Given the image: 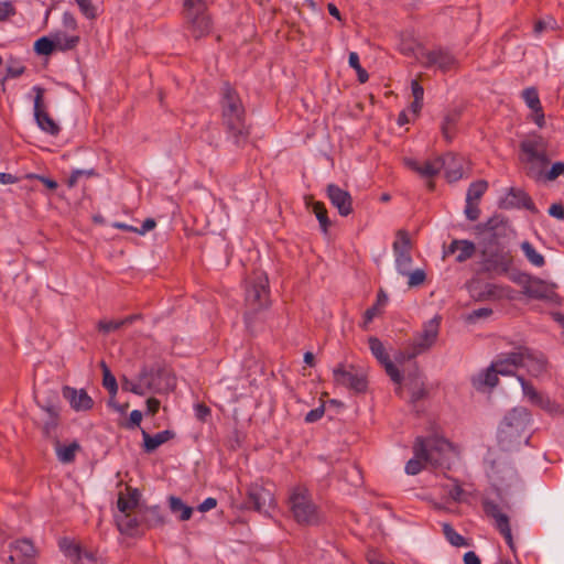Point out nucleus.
Masks as SVG:
<instances>
[{"instance_id": "a878e982", "label": "nucleus", "mask_w": 564, "mask_h": 564, "mask_svg": "<svg viewBox=\"0 0 564 564\" xmlns=\"http://www.w3.org/2000/svg\"><path fill=\"white\" fill-rule=\"evenodd\" d=\"M478 228L488 235L490 242L506 235L507 223L500 215L490 217L485 224L478 226Z\"/></svg>"}, {"instance_id": "c85d7f7f", "label": "nucleus", "mask_w": 564, "mask_h": 564, "mask_svg": "<svg viewBox=\"0 0 564 564\" xmlns=\"http://www.w3.org/2000/svg\"><path fill=\"white\" fill-rule=\"evenodd\" d=\"M522 293L531 299L545 300L550 299L552 294V285L544 280L533 276L525 291Z\"/></svg>"}, {"instance_id": "f704fd0d", "label": "nucleus", "mask_w": 564, "mask_h": 564, "mask_svg": "<svg viewBox=\"0 0 564 564\" xmlns=\"http://www.w3.org/2000/svg\"><path fill=\"white\" fill-rule=\"evenodd\" d=\"M169 507L172 513L177 514L181 521H187L193 514V508L186 506L178 497L171 496L169 498Z\"/></svg>"}, {"instance_id": "338daca9", "label": "nucleus", "mask_w": 564, "mask_h": 564, "mask_svg": "<svg viewBox=\"0 0 564 564\" xmlns=\"http://www.w3.org/2000/svg\"><path fill=\"white\" fill-rule=\"evenodd\" d=\"M561 174H564V163L563 162H555L551 170L544 174V178L547 181H554L556 180Z\"/></svg>"}, {"instance_id": "79ce46f5", "label": "nucleus", "mask_w": 564, "mask_h": 564, "mask_svg": "<svg viewBox=\"0 0 564 564\" xmlns=\"http://www.w3.org/2000/svg\"><path fill=\"white\" fill-rule=\"evenodd\" d=\"M443 533L446 538V540L454 546H468V541L457 533L454 528L449 523H443Z\"/></svg>"}, {"instance_id": "a19ab883", "label": "nucleus", "mask_w": 564, "mask_h": 564, "mask_svg": "<svg viewBox=\"0 0 564 564\" xmlns=\"http://www.w3.org/2000/svg\"><path fill=\"white\" fill-rule=\"evenodd\" d=\"M488 188V183L484 180L471 183L467 189L466 200L477 203Z\"/></svg>"}, {"instance_id": "f8f14e48", "label": "nucleus", "mask_w": 564, "mask_h": 564, "mask_svg": "<svg viewBox=\"0 0 564 564\" xmlns=\"http://www.w3.org/2000/svg\"><path fill=\"white\" fill-rule=\"evenodd\" d=\"M33 90L35 91L34 118L39 128L51 135H57L61 129L46 110V106L44 105L43 100L45 91L44 88L35 86Z\"/></svg>"}, {"instance_id": "393cba45", "label": "nucleus", "mask_w": 564, "mask_h": 564, "mask_svg": "<svg viewBox=\"0 0 564 564\" xmlns=\"http://www.w3.org/2000/svg\"><path fill=\"white\" fill-rule=\"evenodd\" d=\"M458 252L456 256V261L462 263L473 258L476 252V246L470 240H453L447 249L444 251V257L454 254Z\"/></svg>"}, {"instance_id": "052dcab7", "label": "nucleus", "mask_w": 564, "mask_h": 564, "mask_svg": "<svg viewBox=\"0 0 564 564\" xmlns=\"http://www.w3.org/2000/svg\"><path fill=\"white\" fill-rule=\"evenodd\" d=\"M78 4V8L80 12L87 18V19H95L96 18V8L93 4L91 0H75Z\"/></svg>"}, {"instance_id": "3c124183", "label": "nucleus", "mask_w": 564, "mask_h": 564, "mask_svg": "<svg viewBox=\"0 0 564 564\" xmlns=\"http://www.w3.org/2000/svg\"><path fill=\"white\" fill-rule=\"evenodd\" d=\"M425 465H429V463L425 462V457L414 454V457L411 458L405 465V473L408 475H417L425 467Z\"/></svg>"}, {"instance_id": "72a5a7b5", "label": "nucleus", "mask_w": 564, "mask_h": 564, "mask_svg": "<svg viewBox=\"0 0 564 564\" xmlns=\"http://www.w3.org/2000/svg\"><path fill=\"white\" fill-rule=\"evenodd\" d=\"M36 404L45 412L46 416H56L61 412L58 393L51 391L46 398L35 397Z\"/></svg>"}, {"instance_id": "774afa93", "label": "nucleus", "mask_w": 564, "mask_h": 564, "mask_svg": "<svg viewBox=\"0 0 564 564\" xmlns=\"http://www.w3.org/2000/svg\"><path fill=\"white\" fill-rule=\"evenodd\" d=\"M492 314V310L489 308V307H481V308H477V310H474L469 315H468V321L469 322H476L480 318H487L489 317L490 315Z\"/></svg>"}, {"instance_id": "9b49d317", "label": "nucleus", "mask_w": 564, "mask_h": 564, "mask_svg": "<svg viewBox=\"0 0 564 564\" xmlns=\"http://www.w3.org/2000/svg\"><path fill=\"white\" fill-rule=\"evenodd\" d=\"M482 508L487 517L491 518L495 521V528L499 531V533L506 540L508 546L514 551V542L512 538V532L510 528V520L508 514H506L498 503L492 500H485L482 502Z\"/></svg>"}, {"instance_id": "2eb2a0df", "label": "nucleus", "mask_w": 564, "mask_h": 564, "mask_svg": "<svg viewBox=\"0 0 564 564\" xmlns=\"http://www.w3.org/2000/svg\"><path fill=\"white\" fill-rule=\"evenodd\" d=\"M274 503V497L272 492L259 484H252L248 487L247 498L245 500V507L252 509L258 512H268Z\"/></svg>"}, {"instance_id": "e2e57ef3", "label": "nucleus", "mask_w": 564, "mask_h": 564, "mask_svg": "<svg viewBox=\"0 0 564 564\" xmlns=\"http://www.w3.org/2000/svg\"><path fill=\"white\" fill-rule=\"evenodd\" d=\"M346 474V480L350 482L352 486L358 487L362 484V476L357 466L350 465Z\"/></svg>"}, {"instance_id": "39448f33", "label": "nucleus", "mask_w": 564, "mask_h": 564, "mask_svg": "<svg viewBox=\"0 0 564 564\" xmlns=\"http://www.w3.org/2000/svg\"><path fill=\"white\" fill-rule=\"evenodd\" d=\"M183 18L184 28L194 40L212 33L213 20L205 0H183Z\"/></svg>"}, {"instance_id": "423d86ee", "label": "nucleus", "mask_w": 564, "mask_h": 564, "mask_svg": "<svg viewBox=\"0 0 564 564\" xmlns=\"http://www.w3.org/2000/svg\"><path fill=\"white\" fill-rule=\"evenodd\" d=\"M289 505L295 521L303 525H315L321 521L318 508L312 500L308 489L296 486L289 497Z\"/></svg>"}, {"instance_id": "bb28decb", "label": "nucleus", "mask_w": 564, "mask_h": 564, "mask_svg": "<svg viewBox=\"0 0 564 564\" xmlns=\"http://www.w3.org/2000/svg\"><path fill=\"white\" fill-rule=\"evenodd\" d=\"M444 164L443 156H437L432 161H426L423 165H420L413 160L408 161L409 167L424 177L436 176L443 170Z\"/></svg>"}, {"instance_id": "4468645a", "label": "nucleus", "mask_w": 564, "mask_h": 564, "mask_svg": "<svg viewBox=\"0 0 564 564\" xmlns=\"http://www.w3.org/2000/svg\"><path fill=\"white\" fill-rule=\"evenodd\" d=\"M412 243L409 234L405 230L397 232V239L393 242V252L395 257V267L400 274H408L412 264L411 256Z\"/></svg>"}, {"instance_id": "58836bf2", "label": "nucleus", "mask_w": 564, "mask_h": 564, "mask_svg": "<svg viewBox=\"0 0 564 564\" xmlns=\"http://www.w3.org/2000/svg\"><path fill=\"white\" fill-rule=\"evenodd\" d=\"M80 446L77 442H73L69 445L62 446L56 441V455L59 462L68 464L74 462L76 452L79 451Z\"/></svg>"}, {"instance_id": "7ed1b4c3", "label": "nucleus", "mask_w": 564, "mask_h": 564, "mask_svg": "<svg viewBox=\"0 0 564 564\" xmlns=\"http://www.w3.org/2000/svg\"><path fill=\"white\" fill-rule=\"evenodd\" d=\"M413 452L417 456H424L425 462L434 468L449 469L453 458L456 456L452 443L443 437H417Z\"/></svg>"}, {"instance_id": "49530a36", "label": "nucleus", "mask_w": 564, "mask_h": 564, "mask_svg": "<svg viewBox=\"0 0 564 564\" xmlns=\"http://www.w3.org/2000/svg\"><path fill=\"white\" fill-rule=\"evenodd\" d=\"M522 97L530 109H532L533 111L541 110L542 106L540 102L539 94L534 87L525 88L522 91Z\"/></svg>"}, {"instance_id": "412c9836", "label": "nucleus", "mask_w": 564, "mask_h": 564, "mask_svg": "<svg viewBox=\"0 0 564 564\" xmlns=\"http://www.w3.org/2000/svg\"><path fill=\"white\" fill-rule=\"evenodd\" d=\"M501 207L503 208H524L532 213H536L538 209L531 199V197L520 188L511 187L507 196L502 199Z\"/></svg>"}, {"instance_id": "aec40b11", "label": "nucleus", "mask_w": 564, "mask_h": 564, "mask_svg": "<svg viewBox=\"0 0 564 564\" xmlns=\"http://www.w3.org/2000/svg\"><path fill=\"white\" fill-rule=\"evenodd\" d=\"M519 356V347L513 351L500 354L491 362V369L496 370V372H499L501 376L514 375L521 364Z\"/></svg>"}, {"instance_id": "f03ea898", "label": "nucleus", "mask_w": 564, "mask_h": 564, "mask_svg": "<svg viewBox=\"0 0 564 564\" xmlns=\"http://www.w3.org/2000/svg\"><path fill=\"white\" fill-rule=\"evenodd\" d=\"M531 414L524 406L513 408L505 416L498 430V445L505 452L518 449L521 444L528 443V425Z\"/></svg>"}, {"instance_id": "8fccbe9b", "label": "nucleus", "mask_w": 564, "mask_h": 564, "mask_svg": "<svg viewBox=\"0 0 564 564\" xmlns=\"http://www.w3.org/2000/svg\"><path fill=\"white\" fill-rule=\"evenodd\" d=\"M535 405L552 415L561 414L563 412L558 403L552 401L549 397H545L544 394L541 395Z\"/></svg>"}, {"instance_id": "4c0bfd02", "label": "nucleus", "mask_w": 564, "mask_h": 564, "mask_svg": "<svg viewBox=\"0 0 564 564\" xmlns=\"http://www.w3.org/2000/svg\"><path fill=\"white\" fill-rule=\"evenodd\" d=\"M102 386L108 390L110 394L109 404H113V399L118 392V383L116 377L111 373L108 366L102 361Z\"/></svg>"}, {"instance_id": "de8ad7c7", "label": "nucleus", "mask_w": 564, "mask_h": 564, "mask_svg": "<svg viewBox=\"0 0 564 564\" xmlns=\"http://www.w3.org/2000/svg\"><path fill=\"white\" fill-rule=\"evenodd\" d=\"M368 343L372 355L378 359L379 362H382L389 358V355L387 354L386 348L379 338L370 337Z\"/></svg>"}, {"instance_id": "c03bdc74", "label": "nucleus", "mask_w": 564, "mask_h": 564, "mask_svg": "<svg viewBox=\"0 0 564 564\" xmlns=\"http://www.w3.org/2000/svg\"><path fill=\"white\" fill-rule=\"evenodd\" d=\"M59 547L63 551V553L74 563L78 560L83 552V549L78 544L74 543L73 541L66 538L59 541Z\"/></svg>"}, {"instance_id": "69168bd1", "label": "nucleus", "mask_w": 564, "mask_h": 564, "mask_svg": "<svg viewBox=\"0 0 564 564\" xmlns=\"http://www.w3.org/2000/svg\"><path fill=\"white\" fill-rule=\"evenodd\" d=\"M123 326H124V323L122 319L109 321V322L101 321L98 324L99 329L104 333H110V332L117 330Z\"/></svg>"}, {"instance_id": "13d9d810", "label": "nucleus", "mask_w": 564, "mask_h": 564, "mask_svg": "<svg viewBox=\"0 0 564 564\" xmlns=\"http://www.w3.org/2000/svg\"><path fill=\"white\" fill-rule=\"evenodd\" d=\"M387 372V375L390 377V379L394 382L400 384L402 381V376L399 371V369L395 367V365L390 360V357L382 362H380Z\"/></svg>"}, {"instance_id": "6e6552de", "label": "nucleus", "mask_w": 564, "mask_h": 564, "mask_svg": "<svg viewBox=\"0 0 564 564\" xmlns=\"http://www.w3.org/2000/svg\"><path fill=\"white\" fill-rule=\"evenodd\" d=\"M333 379L336 384L343 386L355 393H362L368 388L366 371L354 365H338L333 370Z\"/></svg>"}, {"instance_id": "5fc2aeb1", "label": "nucleus", "mask_w": 564, "mask_h": 564, "mask_svg": "<svg viewBox=\"0 0 564 564\" xmlns=\"http://www.w3.org/2000/svg\"><path fill=\"white\" fill-rule=\"evenodd\" d=\"M426 395L424 382L419 378H414L411 386V402H417Z\"/></svg>"}, {"instance_id": "bf43d9fd", "label": "nucleus", "mask_w": 564, "mask_h": 564, "mask_svg": "<svg viewBox=\"0 0 564 564\" xmlns=\"http://www.w3.org/2000/svg\"><path fill=\"white\" fill-rule=\"evenodd\" d=\"M121 388L123 391H129L137 395L145 394V390L142 388V383H139V381L135 383L128 379L126 376L121 378Z\"/></svg>"}, {"instance_id": "7c9ffc66", "label": "nucleus", "mask_w": 564, "mask_h": 564, "mask_svg": "<svg viewBox=\"0 0 564 564\" xmlns=\"http://www.w3.org/2000/svg\"><path fill=\"white\" fill-rule=\"evenodd\" d=\"M460 119V110L454 109L448 111L443 119L441 124V131L446 142H452L456 134V126Z\"/></svg>"}, {"instance_id": "a211bd4d", "label": "nucleus", "mask_w": 564, "mask_h": 564, "mask_svg": "<svg viewBox=\"0 0 564 564\" xmlns=\"http://www.w3.org/2000/svg\"><path fill=\"white\" fill-rule=\"evenodd\" d=\"M167 376V371L160 366L147 367L144 366L138 375L139 383H142V388L148 391L159 392L160 380Z\"/></svg>"}, {"instance_id": "a18cd8bd", "label": "nucleus", "mask_w": 564, "mask_h": 564, "mask_svg": "<svg viewBox=\"0 0 564 564\" xmlns=\"http://www.w3.org/2000/svg\"><path fill=\"white\" fill-rule=\"evenodd\" d=\"M34 51L39 55H51L55 51L52 34L37 39L34 43Z\"/></svg>"}, {"instance_id": "f3484780", "label": "nucleus", "mask_w": 564, "mask_h": 564, "mask_svg": "<svg viewBox=\"0 0 564 564\" xmlns=\"http://www.w3.org/2000/svg\"><path fill=\"white\" fill-rule=\"evenodd\" d=\"M326 193L332 205L337 208L340 216L347 217L352 213V198L347 191L336 184H328Z\"/></svg>"}, {"instance_id": "ea45409f", "label": "nucleus", "mask_w": 564, "mask_h": 564, "mask_svg": "<svg viewBox=\"0 0 564 564\" xmlns=\"http://www.w3.org/2000/svg\"><path fill=\"white\" fill-rule=\"evenodd\" d=\"M521 250L532 265L541 268L545 264L544 257L538 252L529 241H523L521 243Z\"/></svg>"}, {"instance_id": "cd10ccee", "label": "nucleus", "mask_w": 564, "mask_h": 564, "mask_svg": "<svg viewBox=\"0 0 564 564\" xmlns=\"http://www.w3.org/2000/svg\"><path fill=\"white\" fill-rule=\"evenodd\" d=\"M141 494L137 488L130 486L126 487V492H120L118 496L117 507L119 513L131 512L139 506Z\"/></svg>"}, {"instance_id": "864d4df0", "label": "nucleus", "mask_w": 564, "mask_h": 564, "mask_svg": "<svg viewBox=\"0 0 564 564\" xmlns=\"http://www.w3.org/2000/svg\"><path fill=\"white\" fill-rule=\"evenodd\" d=\"M59 425V414L56 416L51 415L46 416L43 426H42V433L46 438H51L54 436V432L56 431L57 426Z\"/></svg>"}, {"instance_id": "5701e85b", "label": "nucleus", "mask_w": 564, "mask_h": 564, "mask_svg": "<svg viewBox=\"0 0 564 564\" xmlns=\"http://www.w3.org/2000/svg\"><path fill=\"white\" fill-rule=\"evenodd\" d=\"M441 316L436 315L423 325L422 332L414 338L417 346L430 349L436 341L440 333Z\"/></svg>"}, {"instance_id": "473e14b6", "label": "nucleus", "mask_w": 564, "mask_h": 564, "mask_svg": "<svg viewBox=\"0 0 564 564\" xmlns=\"http://www.w3.org/2000/svg\"><path fill=\"white\" fill-rule=\"evenodd\" d=\"M139 513L142 517V523L147 529L156 528L164 524V517L160 507L153 506L144 509L139 508Z\"/></svg>"}, {"instance_id": "4d7b16f0", "label": "nucleus", "mask_w": 564, "mask_h": 564, "mask_svg": "<svg viewBox=\"0 0 564 564\" xmlns=\"http://www.w3.org/2000/svg\"><path fill=\"white\" fill-rule=\"evenodd\" d=\"M406 275L409 276L408 285L410 288L422 285L426 280V273L423 269H416L412 272L409 269Z\"/></svg>"}, {"instance_id": "0e129e2a", "label": "nucleus", "mask_w": 564, "mask_h": 564, "mask_svg": "<svg viewBox=\"0 0 564 564\" xmlns=\"http://www.w3.org/2000/svg\"><path fill=\"white\" fill-rule=\"evenodd\" d=\"M465 215L467 219L475 221L479 218L480 209L478 203L466 200Z\"/></svg>"}, {"instance_id": "c756f323", "label": "nucleus", "mask_w": 564, "mask_h": 564, "mask_svg": "<svg viewBox=\"0 0 564 564\" xmlns=\"http://www.w3.org/2000/svg\"><path fill=\"white\" fill-rule=\"evenodd\" d=\"M143 448L145 453L154 452L160 445L175 437V433L171 430H165L150 435L148 432L142 430Z\"/></svg>"}, {"instance_id": "37998d69", "label": "nucleus", "mask_w": 564, "mask_h": 564, "mask_svg": "<svg viewBox=\"0 0 564 564\" xmlns=\"http://www.w3.org/2000/svg\"><path fill=\"white\" fill-rule=\"evenodd\" d=\"M312 210L315 214L323 232H327L330 226V221L327 216V209L322 202H313Z\"/></svg>"}, {"instance_id": "e433bc0d", "label": "nucleus", "mask_w": 564, "mask_h": 564, "mask_svg": "<svg viewBox=\"0 0 564 564\" xmlns=\"http://www.w3.org/2000/svg\"><path fill=\"white\" fill-rule=\"evenodd\" d=\"M498 375L499 372L492 370L490 365L484 373H480L477 378L473 380V384L478 390L484 387L494 388L498 384Z\"/></svg>"}, {"instance_id": "2f4dec72", "label": "nucleus", "mask_w": 564, "mask_h": 564, "mask_svg": "<svg viewBox=\"0 0 564 564\" xmlns=\"http://www.w3.org/2000/svg\"><path fill=\"white\" fill-rule=\"evenodd\" d=\"M55 51L66 52L74 50L80 37L78 34H67L64 31H56L52 33Z\"/></svg>"}, {"instance_id": "9d476101", "label": "nucleus", "mask_w": 564, "mask_h": 564, "mask_svg": "<svg viewBox=\"0 0 564 564\" xmlns=\"http://www.w3.org/2000/svg\"><path fill=\"white\" fill-rule=\"evenodd\" d=\"M424 61L422 62L424 67H436L443 73H447L459 67L458 59L444 47H435L431 51L422 53Z\"/></svg>"}, {"instance_id": "6ab92c4d", "label": "nucleus", "mask_w": 564, "mask_h": 564, "mask_svg": "<svg viewBox=\"0 0 564 564\" xmlns=\"http://www.w3.org/2000/svg\"><path fill=\"white\" fill-rule=\"evenodd\" d=\"M444 160V170H445V177L448 182H457L460 180L465 173L466 170H468V163L466 160L457 154L454 153H446L443 155Z\"/></svg>"}, {"instance_id": "6e6d98bb", "label": "nucleus", "mask_w": 564, "mask_h": 564, "mask_svg": "<svg viewBox=\"0 0 564 564\" xmlns=\"http://www.w3.org/2000/svg\"><path fill=\"white\" fill-rule=\"evenodd\" d=\"M557 23L556 20L552 17H547L545 19L538 20L534 24V33L540 35L542 32L547 30H556Z\"/></svg>"}, {"instance_id": "680f3d73", "label": "nucleus", "mask_w": 564, "mask_h": 564, "mask_svg": "<svg viewBox=\"0 0 564 564\" xmlns=\"http://www.w3.org/2000/svg\"><path fill=\"white\" fill-rule=\"evenodd\" d=\"M533 275L527 273V272H516L510 275V279L513 283L518 284L522 288V291H525L528 288V284L532 281Z\"/></svg>"}, {"instance_id": "1a4fd4ad", "label": "nucleus", "mask_w": 564, "mask_h": 564, "mask_svg": "<svg viewBox=\"0 0 564 564\" xmlns=\"http://www.w3.org/2000/svg\"><path fill=\"white\" fill-rule=\"evenodd\" d=\"M513 264L511 252L501 246L488 247L482 250V265L487 272L508 273Z\"/></svg>"}, {"instance_id": "603ef678", "label": "nucleus", "mask_w": 564, "mask_h": 564, "mask_svg": "<svg viewBox=\"0 0 564 564\" xmlns=\"http://www.w3.org/2000/svg\"><path fill=\"white\" fill-rule=\"evenodd\" d=\"M518 380L521 383L524 397H527L531 403L535 404L538 400L541 398L542 393L538 392L535 388L522 376H519Z\"/></svg>"}, {"instance_id": "ddd939ff", "label": "nucleus", "mask_w": 564, "mask_h": 564, "mask_svg": "<svg viewBox=\"0 0 564 564\" xmlns=\"http://www.w3.org/2000/svg\"><path fill=\"white\" fill-rule=\"evenodd\" d=\"M519 355L520 367L525 368L530 376L539 378L546 373L547 359L542 352L527 346H519Z\"/></svg>"}, {"instance_id": "b1692460", "label": "nucleus", "mask_w": 564, "mask_h": 564, "mask_svg": "<svg viewBox=\"0 0 564 564\" xmlns=\"http://www.w3.org/2000/svg\"><path fill=\"white\" fill-rule=\"evenodd\" d=\"M118 530L126 535H135L143 525L142 517L139 513L124 512L115 516Z\"/></svg>"}, {"instance_id": "09e8293b", "label": "nucleus", "mask_w": 564, "mask_h": 564, "mask_svg": "<svg viewBox=\"0 0 564 564\" xmlns=\"http://www.w3.org/2000/svg\"><path fill=\"white\" fill-rule=\"evenodd\" d=\"M348 63H349L350 67H352L356 70L358 80L361 84L366 83L369 78V75H368L367 70L361 67L360 62H359V55L356 52L349 53Z\"/></svg>"}, {"instance_id": "c9c22d12", "label": "nucleus", "mask_w": 564, "mask_h": 564, "mask_svg": "<svg viewBox=\"0 0 564 564\" xmlns=\"http://www.w3.org/2000/svg\"><path fill=\"white\" fill-rule=\"evenodd\" d=\"M11 552H15L22 557L33 558L36 554V550L33 542L29 539H19L9 545Z\"/></svg>"}, {"instance_id": "20e7f679", "label": "nucleus", "mask_w": 564, "mask_h": 564, "mask_svg": "<svg viewBox=\"0 0 564 564\" xmlns=\"http://www.w3.org/2000/svg\"><path fill=\"white\" fill-rule=\"evenodd\" d=\"M520 150L525 174L533 180H540L550 163L546 140L541 135H531L520 143Z\"/></svg>"}, {"instance_id": "f257e3e1", "label": "nucleus", "mask_w": 564, "mask_h": 564, "mask_svg": "<svg viewBox=\"0 0 564 564\" xmlns=\"http://www.w3.org/2000/svg\"><path fill=\"white\" fill-rule=\"evenodd\" d=\"M221 124L227 137L237 148H243L250 138V126L247 123L246 108L237 90L225 83L220 91Z\"/></svg>"}, {"instance_id": "0eeeda50", "label": "nucleus", "mask_w": 564, "mask_h": 564, "mask_svg": "<svg viewBox=\"0 0 564 564\" xmlns=\"http://www.w3.org/2000/svg\"><path fill=\"white\" fill-rule=\"evenodd\" d=\"M246 316L256 314L268 307L269 299V280L263 272H254L247 281L246 285Z\"/></svg>"}, {"instance_id": "4be33fe9", "label": "nucleus", "mask_w": 564, "mask_h": 564, "mask_svg": "<svg viewBox=\"0 0 564 564\" xmlns=\"http://www.w3.org/2000/svg\"><path fill=\"white\" fill-rule=\"evenodd\" d=\"M63 397L66 399L72 409L79 412V411H88L93 408L94 401L88 395L86 390L84 389H76L68 386H65L63 388Z\"/></svg>"}, {"instance_id": "dca6fc26", "label": "nucleus", "mask_w": 564, "mask_h": 564, "mask_svg": "<svg viewBox=\"0 0 564 564\" xmlns=\"http://www.w3.org/2000/svg\"><path fill=\"white\" fill-rule=\"evenodd\" d=\"M489 477L497 490L501 491L509 488L517 480V471L510 465L494 462L490 467Z\"/></svg>"}]
</instances>
